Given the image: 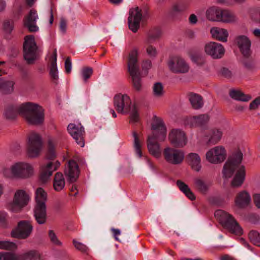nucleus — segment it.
Listing matches in <instances>:
<instances>
[{
    "instance_id": "obj_1",
    "label": "nucleus",
    "mask_w": 260,
    "mask_h": 260,
    "mask_svg": "<svg viewBox=\"0 0 260 260\" xmlns=\"http://www.w3.org/2000/svg\"><path fill=\"white\" fill-rule=\"evenodd\" d=\"M18 114L32 125H40L44 120V109L39 105L32 103H25L20 106L9 105L5 110V116L9 120L15 119Z\"/></svg>"
},
{
    "instance_id": "obj_2",
    "label": "nucleus",
    "mask_w": 260,
    "mask_h": 260,
    "mask_svg": "<svg viewBox=\"0 0 260 260\" xmlns=\"http://www.w3.org/2000/svg\"><path fill=\"white\" fill-rule=\"evenodd\" d=\"M242 159V153L240 151H238L228 157L223 167L222 173L223 177L225 178H231L237 171L231 182V186L233 187L240 186L245 179V167L240 165Z\"/></svg>"
},
{
    "instance_id": "obj_3",
    "label": "nucleus",
    "mask_w": 260,
    "mask_h": 260,
    "mask_svg": "<svg viewBox=\"0 0 260 260\" xmlns=\"http://www.w3.org/2000/svg\"><path fill=\"white\" fill-rule=\"evenodd\" d=\"M155 122L152 124V134L148 137L147 147L150 153L156 158L160 157L161 152L158 141H164L166 138L167 128L162 120L154 117Z\"/></svg>"
},
{
    "instance_id": "obj_4",
    "label": "nucleus",
    "mask_w": 260,
    "mask_h": 260,
    "mask_svg": "<svg viewBox=\"0 0 260 260\" xmlns=\"http://www.w3.org/2000/svg\"><path fill=\"white\" fill-rule=\"evenodd\" d=\"M127 70L132 80L134 87L138 91L142 87L141 73L138 63V51L134 49L129 53L127 61Z\"/></svg>"
},
{
    "instance_id": "obj_5",
    "label": "nucleus",
    "mask_w": 260,
    "mask_h": 260,
    "mask_svg": "<svg viewBox=\"0 0 260 260\" xmlns=\"http://www.w3.org/2000/svg\"><path fill=\"white\" fill-rule=\"evenodd\" d=\"M47 196V193L42 188H37L36 191V204L34 209V213L35 219L39 224H44L46 222Z\"/></svg>"
},
{
    "instance_id": "obj_6",
    "label": "nucleus",
    "mask_w": 260,
    "mask_h": 260,
    "mask_svg": "<svg viewBox=\"0 0 260 260\" xmlns=\"http://www.w3.org/2000/svg\"><path fill=\"white\" fill-rule=\"evenodd\" d=\"M214 215L220 223L231 233L236 235H240L242 234V228L232 215L222 210L216 211Z\"/></svg>"
},
{
    "instance_id": "obj_7",
    "label": "nucleus",
    "mask_w": 260,
    "mask_h": 260,
    "mask_svg": "<svg viewBox=\"0 0 260 260\" xmlns=\"http://www.w3.org/2000/svg\"><path fill=\"white\" fill-rule=\"evenodd\" d=\"M29 200L30 197L26 191L19 189L15 192L13 200L7 204L6 207L12 212L19 213L28 205Z\"/></svg>"
},
{
    "instance_id": "obj_8",
    "label": "nucleus",
    "mask_w": 260,
    "mask_h": 260,
    "mask_svg": "<svg viewBox=\"0 0 260 260\" xmlns=\"http://www.w3.org/2000/svg\"><path fill=\"white\" fill-rule=\"evenodd\" d=\"M27 152L29 157H38L43 148V140L40 134L32 132L27 136Z\"/></svg>"
},
{
    "instance_id": "obj_9",
    "label": "nucleus",
    "mask_w": 260,
    "mask_h": 260,
    "mask_svg": "<svg viewBox=\"0 0 260 260\" xmlns=\"http://www.w3.org/2000/svg\"><path fill=\"white\" fill-rule=\"evenodd\" d=\"M38 47L32 35L26 36L23 44V56L28 64L34 63L37 59Z\"/></svg>"
},
{
    "instance_id": "obj_10",
    "label": "nucleus",
    "mask_w": 260,
    "mask_h": 260,
    "mask_svg": "<svg viewBox=\"0 0 260 260\" xmlns=\"http://www.w3.org/2000/svg\"><path fill=\"white\" fill-rule=\"evenodd\" d=\"M32 229V225L29 221L21 220L18 223L17 226L12 230L11 236L18 239H26L31 235Z\"/></svg>"
},
{
    "instance_id": "obj_11",
    "label": "nucleus",
    "mask_w": 260,
    "mask_h": 260,
    "mask_svg": "<svg viewBox=\"0 0 260 260\" xmlns=\"http://www.w3.org/2000/svg\"><path fill=\"white\" fill-rule=\"evenodd\" d=\"M133 105L129 97L126 94H119L114 98V106L119 113L123 114L128 113Z\"/></svg>"
},
{
    "instance_id": "obj_12",
    "label": "nucleus",
    "mask_w": 260,
    "mask_h": 260,
    "mask_svg": "<svg viewBox=\"0 0 260 260\" xmlns=\"http://www.w3.org/2000/svg\"><path fill=\"white\" fill-rule=\"evenodd\" d=\"M207 160L211 164H218L226 158V151L224 147L217 146L210 149L206 154Z\"/></svg>"
},
{
    "instance_id": "obj_13",
    "label": "nucleus",
    "mask_w": 260,
    "mask_h": 260,
    "mask_svg": "<svg viewBox=\"0 0 260 260\" xmlns=\"http://www.w3.org/2000/svg\"><path fill=\"white\" fill-rule=\"evenodd\" d=\"M11 172L16 178H27L32 175L33 168L28 164L17 162L11 167Z\"/></svg>"
},
{
    "instance_id": "obj_14",
    "label": "nucleus",
    "mask_w": 260,
    "mask_h": 260,
    "mask_svg": "<svg viewBox=\"0 0 260 260\" xmlns=\"http://www.w3.org/2000/svg\"><path fill=\"white\" fill-rule=\"evenodd\" d=\"M163 154L166 161L174 165L181 164L184 158V154L182 150L170 147L166 148Z\"/></svg>"
},
{
    "instance_id": "obj_15",
    "label": "nucleus",
    "mask_w": 260,
    "mask_h": 260,
    "mask_svg": "<svg viewBox=\"0 0 260 260\" xmlns=\"http://www.w3.org/2000/svg\"><path fill=\"white\" fill-rule=\"evenodd\" d=\"M142 18V10L138 7L131 9L128 17V25L130 30L136 33L140 26V21Z\"/></svg>"
},
{
    "instance_id": "obj_16",
    "label": "nucleus",
    "mask_w": 260,
    "mask_h": 260,
    "mask_svg": "<svg viewBox=\"0 0 260 260\" xmlns=\"http://www.w3.org/2000/svg\"><path fill=\"white\" fill-rule=\"evenodd\" d=\"M170 70L174 73H185L189 70V66L181 57L174 56L170 58L168 62Z\"/></svg>"
},
{
    "instance_id": "obj_17",
    "label": "nucleus",
    "mask_w": 260,
    "mask_h": 260,
    "mask_svg": "<svg viewBox=\"0 0 260 260\" xmlns=\"http://www.w3.org/2000/svg\"><path fill=\"white\" fill-rule=\"evenodd\" d=\"M205 53L211 56L213 59L222 58L225 52L223 46L218 43L210 42L205 45Z\"/></svg>"
},
{
    "instance_id": "obj_18",
    "label": "nucleus",
    "mask_w": 260,
    "mask_h": 260,
    "mask_svg": "<svg viewBox=\"0 0 260 260\" xmlns=\"http://www.w3.org/2000/svg\"><path fill=\"white\" fill-rule=\"evenodd\" d=\"M169 139L171 144L175 147L181 148L186 144L187 139L183 131L173 129L169 134Z\"/></svg>"
},
{
    "instance_id": "obj_19",
    "label": "nucleus",
    "mask_w": 260,
    "mask_h": 260,
    "mask_svg": "<svg viewBox=\"0 0 260 260\" xmlns=\"http://www.w3.org/2000/svg\"><path fill=\"white\" fill-rule=\"evenodd\" d=\"M68 131L78 145L81 147L84 146L85 132L82 126H77L74 123H70L68 126Z\"/></svg>"
},
{
    "instance_id": "obj_20",
    "label": "nucleus",
    "mask_w": 260,
    "mask_h": 260,
    "mask_svg": "<svg viewBox=\"0 0 260 260\" xmlns=\"http://www.w3.org/2000/svg\"><path fill=\"white\" fill-rule=\"evenodd\" d=\"M79 167L74 160L69 161L68 169L64 172L65 175L68 177L69 181L71 183L76 182L79 175Z\"/></svg>"
},
{
    "instance_id": "obj_21",
    "label": "nucleus",
    "mask_w": 260,
    "mask_h": 260,
    "mask_svg": "<svg viewBox=\"0 0 260 260\" xmlns=\"http://www.w3.org/2000/svg\"><path fill=\"white\" fill-rule=\"evenodd\" d=\"M235 41L243 55H249V52H251L250 50L251 42L246 36H238L236 37Z\"/></svg>"
},
{
    "instance_id": "obj_22",
    "label": "nucleus",
    "mask_w": 260,
    "mask_h": 260,
    "mask_svg": "<svg viewBox=\"0 0 260 260\" xmlns=\"http://www.w3.org/2000/svg\"><path fill=\"white\" fill-rule=\"evenodd\" d=\"M38 18L36 10H30L24 22V26L27 28L30 32H36L39 30V27L36 25V20Z\"/></svg>"
},
{
    "instance_id": "obj_23",
    "label": "nucleus",
    "mask_w": 260,
    "mask_h": 260,
    "mask_svg": "<svg viewBox=\"0 0 260 260\" xmlns=\"http://www.w3.org/2000/svg\"><path fill=\"white\" fill-rule=\"evenodd\" d=\"M209 120V116L208 114H201L188 118L187 123L192 127L204 126L208 123Z\"/></svg>"
},
{
    "instance_id": "obj_24",
    "label": "nucleus",
    "mask_w": 260,
    "mask_h": 260,
    "mask_svg": "<svg viewBox=\"0 0 260 260\" xmlns=\"http://www.w3.org/2000/svg\"><path fill=\"white\" fill-rule=\"evenodd\" d=\"M15 83L14 81L0 78V92L3 95L12 94L14 90Z\"/></svg>"
},
{
    "instance_id": "obj_25",
    "label": "nucleus",
    "mask_w": 260,
    "mask_h": 260,
    "mask_svg": "<svg viewBox=\"0 0 260 260\" xmlns=\"http://www.w3.org/2000/svg\"><path fill=\"white\" fill-rule=\"evenodd\" d=\"M250 202V196L245 191H242L237 194L235 198L236 205L240 208H243L248 205Z\"/></svg>"
},
{
    "instance_id": "obj_26",
    "label": "nucleus",
    "mask_w": 260,
    "mask_h": 260,
    "mask_svg": "<svg viewBox=\"0 0 260 260\" xmlns=\"http://www.w3.org/2000/svg\"><path fill=\"white\" fill-rule=\"evenodd\" d=\"M188 164L193 170L199 172L201 169V158L199 155L196 153H190L186 156Z\"/></svg>"
},
{
    "instance_id": "obj_27",
    "label": "nucleus",
    "mask_w": 260,
    "mask_h": 260,
    "mask_svg": "<svg viewBox=\"0 0 260 260\" xmlns=\"http://www.w3.org/2000/svg\"><path fill=\"white\" fill-rule=\"evenodd\" d=\"M229 94L233 100L243 102H247L252 98L250 94H245L241 90L234 88L230 90Z\"/></svg>"
},
{
    "instance_id": "obj_28",
    "label": "nucleus",
    "mask_w": 260,
    "mask_h": 260,
    "mask_svg": "<svg viewBox=\"0 0 260 260\" xmlns=\"http://www.w3.org/2000/svg\"><path fill=\"white\" fill-rule=\"evenodd\" d=\"M187 96L192 108L198 110L202 108L204 102L203 98L200 95L193 92H189Z\"/></svg>"
},
{
    "instance_id": "obj_29",
    "label": "nucleus",
    "mask_w": 260,
    "mask_h": 260,
    "mask_svg": "<svg viewBox=\"0 0 260 260\" xmlns=\"http://www.w3.org/2000/svg\"><path fill=\"white\" fill-rule=\"evenodd\" d=\"M222 10L216 7L209 8L206 12L207 18L212 21H220Z\"/></svg>"
},
{
    "instance_id": "obj_30",
    "label": "nucleus",
    "mask_w": 260,
    "mask_h": 260,
    "mask_svg": "<svg viewBox=\"0 0 260 260\" xmlns=\"http://www.w3.org/2000/svg\"><path fill=\"white\" fill-rule=\"evenodd\" d=\"M194 185L199 192L203 194H206L209 190L211 184L201 178H197L194 179Z\"/></svg>"
},
{
    "instance_id": "obj_31",
    "label": "nucleus",
    "mask_w": 260,
    "mask_h": 260,
    "mask_svg": "<svg viewBox=\"0 0 260 260\" xmlns=\"http://www.w3.org/2000/svg\"><path fill=\"white\" fill-rule=\"evenodd\" d=\"M210 32L212 36L216 40L223 42L227 41L229 33L226 29L213 27L211 29Z\"/></svg>"
},
{
    "instance_id": "obj_32",
    "label": "nucleus",
    "mask_w": 260,
    "mask_h": 260,
    "mask_svg": "<svg viewBox=\"0 0 260 260\" xmlns=\"http://www.w3.org/2000/svg\"><path fill=\"white\" fill-rule=\"evenodd\" d=\"M51 166V163L41 167L40 171L39 180L42 183H46L49 180L52 174V171L49 169Z\"/></svg>"
},
{
    "instance_id": "obj_33",
    "label": "nucleus",
    "mask_w": 260,
    "mask_h": 260,
    "mask_svg": "<svg viewBox=\"0 0 260 260\" xmlns=\"http://www.w3.org/2000/svg\"><path fill=\"white\" fill-rule=\"evenodd\" d=\"M176 185L180 189L185 195L191 201L196 200V196L192 192L188 186L183 181L178 180L176 181Z\"/></svg>"
},
{
    "instance_id": "obj_34",
    "label": "nucleus",
    "mask_w": 260,
    "mask_h": 260,
    "mask_svg": "<svg viewBox=\"0 0 260 260\" xmlns=\"http://www.w3.org/2000/svg\"><path fill=\"white\" fill-rule=\"evenodd\" d=\"M53 186L54 190L57 191H59L64 188L65 181L61 173L57 172L55 174Z\"/></svg>"
},
{
    "instance_id": "obj_35",
    "label": "nucleus",
    "mask_w": 260,
    "mask_h": 260,
    "mask_svg": "<svg viewBox=\"0 0 260 260\" xmlns=\"http://www.w3.org/2000/svg\"><path fill=\"white\" fill-rule=\"evenodd\" d=\"M222 135L223 133L220 129L216 128L212 129L208 143L211 144L217 143L221 140Z\"/></svg>"
},
{
    "instance_id": "obj_36",
    "label": "nucleus",
    "mask_w": 260,
    "mask_h": 260,
    "mask_svg": "<svg viewBox=\"0 0 260 260\" xmlns=\"http://www.w3.org/2000/svg\"><path fill=\"white\" fill-rule=\"evenodd\" d=\"M220 21L225 23L234 22L237 20L236 16L235 14L226 10H222Z\"/></svg>"
},
{
    "instance_id": "obj_37",
    "label": "nucleus",
    "mask_w": 260,
    "mask_h": 260,
    "mask_svg": "<svg viewBox=\"0 0 260 260\" xmlns=\"http://www.w3.org/2000/svg\"><path fill=\"white\" fill-rule=\"evenodd\" d=\"M49 75L52 82L55 85H57L59 78L57 64L50 63L49 67Z\"/></svg>"
},
{
    "instance_id": "obj_38",
    "label": "nucleus",
    "mask_w": 260,
    "mask_h": 260,
    "mask_svg": "<svg viewBox=\"0 0 260 260\" xmlns=\"http://www.w3.org/2000/svg\"><path fill=\"white\" fill-rule=\"evenodd\" d=\"M188 7V4L186 1H182L173 5L172 11L175 13H182L186 11Z\"/></svg>"
},
{
    "instance_id": "obj_39",
    "label": "nucleus",
    "mask_w": 260,
    "mask_h": 260,
    "mask_svg": "<svg viewBox=\"0 0 260 260\" xmlns=\"http://www.w3.org/2000/svg\"><path fill=\"white\" fill-rule=\"evenodd\" d=\"M132 134L134 138V145L136 152L138 155V156L141 157L142 156V152L141 150V144L140 143L139 136L136 131H133Z\"/></svg>"
},
{
    "instance_id": "obj_40",
    "label": "nucleus",
    "mask_w": 260,
    "mask_h": 260,
    "mask_svg": "<svg viewBox=\"0 0 260 260\" xmlns=\"http://www.w3.org/2000/svg\"><path fill=\"white\" fill-rule=\"evenodd\" d=\"M160 35L161 32L159 28H155L151 30L148 34L147 43L148 44L153 43L160 37Z\"/></svg>"
},
{
    "instance_id": "obj_41",
    "label": "nucleus",
    "mask_w": 260,
    "mask_h": 260,
    "mask_svg": "<svg viewBox=\"0 0 260 260\" xmlns=\"http://www.w3.org/2000/svg\"><path fill=\"white\" fill-rule=\"evenodd\" d=\"M17 248L15 243L8 241H0V249L7 250H14Z\"/></svg>"
},
{
    "instance_id": "obj_42",
    "label": "nucleus",
    "mask_w": 260,
    "mask_h": 260,
    "mask_svg": "<svg viewBox=\"0 0 260 260\" xmlns=\"http://www.w3.org/2000/svg\"><path fill=\"white\" fill-rule=\"evenodd\" d=\"M248 237L253 244L260 247V233L256 231H252L249 232Z\"/></svg>"
},
{
    "instance_id": "obj_43",
    "label": "nucleus",
    "mask_w": 260,
    "mask_h": 260,
    "mask_svg": "<svg viewBox=\"0 0 260 260\" xmlns=\"http://www.w3.org/2000/svg\"><path fill=\"white\" fill-rule=\"evenodd\" d=\"M22 258L23 260H38L40 258V255L37 251L30 250L24 253Z\"/></svg>"
},
{
    "instance_id": "obj_44",
    "label": "nucleus",
    "mask_w": 260,
    "mask_h": 260,
    "mask_svg": "<svg viewBox=\"0 0 260 260\" xmlns=\"http://www.w3.org/2000/svg\"><path fill=\"white\" fill-rule=\"evenodd\" d=\"M56 157L54 146L51 140L48 142V151L46 154V158L49 160H53Z\"/></svg>"
},
{
    "instance_id": "obj_45",
    "label": "nucleus",
    "mask_w": 260,
    "mask_h": 260,
    "mask_svg": "<svg viewBox=\"0 0 260 260\" xmlns=\"http://www.w3.org/2000/svg\"><path fill=\"white\" fill-rule=\"evenodd\" d=\"M153 93L156 97H161L164 95V87L161 83L156 82L154 84Z\"/></svg>"
},
{
    "instance_id": "obj_46",
    "label": "nucleus",
    "mask_w": 260,
    "mask_h": 260,
    "mask_svg": "<svg viewBox=\"0 0 260 260\" xmlns=\"http://www.w3.org/2000/svg\"><path fill=\"white\" fill-rule=\"evenodd\" d=\"M14 24L12 20H6L3 22V30L6 34L10 35L14 29Z\"/></svg>"
},
{
    "instance_id": "obj_47",
    "label": "nucleus",
    "mask_w": 260,
    "mask_h": 260,
    "mask_svg": "<svg viewBox=\"0 0 260 260\" xmlns=\"http://www.w3.org/2000/svg\"><path fill=\"white\" fill-rule=\"evenodd\" d=\"M251 52H249V55L246 56L243 55L242 62L243 66L248 69H251L253 67V59L251 56Z\"/></svg>"
},
{
    "instance_id": "obj_48",
    "label": "nucleus",
    "mask_w": 260,
    "mask_h": 260,
    "mask_svg": "<svg viewBox=\"0 0 260 260\" xmlns=\"http://www.w3.org/2000/svg\"><path fill=\"white\" fill-rule=\"evenodd\" d=\"M191 60L196 63L198 66H203L206 62V59L205 57L199 54H194L190 56Z\"/></svg>"
},
{
    "instance_id": "obj_49",
    "label": "nucleus",
    "mask_w": 260,
    "mask_h": 260,
    "mask_svg": "<svg viewBox=\"0 0 260 260\" xmlns=\"http://www.w3.org/2000/svg\"><path fill=\"white\" fill-rule=\"evenodd\" d=\"M219 75L227 79H231L233 77V73L232 71L225 67H222L220 69L219 71Z\"/></svg>"
},
{
    "instance_id": "obj_50",
    "label": "nucleus",
    "mask_w": 260,
    "mask_h": 260,
    "mask_svg": "<svg viewBox=\"0 0 260 260\" xmlns=\"http://www.w3.org/2000/svg\"><path fill=\"white\" fill-rule=\"evenodd\" d=\"M48 236L51 243L57 246H61V242L58 239L56 234L52 230L48 232Z\"/></svg>"
},
{
    "instance_id": "obj_51",
    "label": "nucleus",
    "mask_w": 260,
    "mask_h": 260,
    "mask_svg": "<svg viewBox=\"0 0 260 260\" xmlns=\"http://www.w3.org/2000/svg\"><path fill=\"white\" fill-rule=\"evenodd\" d=\"M93 73V70L90 67H84L82 70V75L84 81L86 82Z\"/></svg>"
},
{
    "instance_id": "obj_52",
    "label": "nucleus",
    "mask_w": 260,
    "mask_h": 260,
    "mask_svg": "<svg viewBox=\"0 0 260 260\" xmlns=\"http://www.w3.org/2000/svg\"><path fill=\"white\" fill-rule=\"evenodd\" d=\"M128 113H130L131 121L135 122L139 120V114L135 105L131 107V111Z\"/></svg>"
},
{
    "instance_id": "obj_53",
    "label": "nucleus",
    "mask_w": 260,
    "mask_h": 260,
    "mask_svg": "<svg viewBox=\"0 0 260 260\" xmlns=\"http://www.w3.org/2000/svg\"><path fill=\"white\" fill-rule=\"evenodd\" d=\"M3 260H18L16 255L12 252H2Z\"/></svg>"
},
{
    "instance_id": "obj_54",
    "label": "nucleus",
    "mask_w": 260,
    "mask_h": 260,
    "mask_svg": "<svg viewBox=\"0 0 260 260\" xmlns=\"http://www.w3.org/2000/svg\"><path fill=\"white\" fill-rule=\"evenodd\" d=\"M73 243L76 248L82 252H85L88 250V248L85 245L77 241L75 239L73 240Z\"/></svg>"
},
{
    "instance_id": "obj_55",
    "label": "nucleus",
    "mask_w": 260,
    "mask_h": 260,
    "mask_svg": "<svg viewBox=\"0 0 260 260\" xmlns=\"http://www.w3.org/2000/svg\"><path fill=\"white\" fill-rule=\"evenodd\" d=\"M8 214L4 211L0 212V226L5 228L7 225Z\"/></svg>"
},
{
    "instance_id": "obj_56",
    "label": "nucleus",
    "mask_w": 260,
    "mask_h": 260,
    "mask_svg": "<svg viewBox=\"0 0 260 260\" xmlns=\"http://www.w3.org/2000/svg\"><path fill=\"white\" fill-rule=\"evenodd\" d=\"M147 54L151 58H155L157 55V50L155 47L150 45L146 48Z\"/></svg>"
},
{
    "instance_id": "obj_57",
    "label": "nucleus",
    "mask_w": 260,
    "mask_h": 260,
    "mask_svg": "<svg viewBox=\"0 0 260 260\" xmlns=\"http://www.w3.org/2000/svg\"><path fill=\"white\" fill-rule=\"evenodd\" d=\"M260 105V96L257 97L253 101H252L249 105L250 110H255Z\"/></svg>"
},
{
    "instance_id": "obj_58",
    "label": "nucleus",
    "mask_w": 260,
    "mask_h": 260,
    "mask_svg": "<svg viewBox=\"0 0 260 260\" xmlns=\"http://www.w3.org/2000/svg\"><path fill=\"white\" fill-rule=\"evenodd\" d=\"M65 70L67 73H70L71 71L72 62L70 57H68L64 63Z\"/></svg>"
},
{
    "instance_id": "obj_59",
    "label": "nucleus",
    "mask_w": 260,
    "mask_h": 260,
    "mask_svg": "<svg viewBox=\"0 0 260 260\" xmlns=\"http://www.w3.org/2000/svg\"><path fill=\"white\" fill-rule=\"evenodd\" d=\"M67 21L63 18H61L59 23V28L62 32L66 33L67 30Z\"/></svg>"
},
{
    "instance_id": "obj_60",
    "label": "nucleus",
    "mask_w": 260,
    "mask_h": 260,
    "mask_svg": "<svg viewBox=\"0 0 260 260\" xmlns=\"http://www.w3.org/2000/svg\"><path fill=\"white\" fill-rule=\"evenodd\" d=\"M152 67V62L150 60H146L143 61L142 64V70L147 71Z\"/></svg>"
},
{
    "instance_id": "obj_61",
    "label": "nucleus",
    "mask_w": 260,
    "mask_h": 260,
    "mask_svg": "<svg viewBox=\"0 0 260 260\" xmlns=\"http://www.w3.org/2000/svg\"><path fill=\"white\" fill-rule=\"evenodd\" d=\"M49 163L51 164V166H50V168H49L52 172L56 171L58 168L60 166V162L58 161H56L54 163L52 162H49Z\"/></svg>"
},
{
    "instance_id": "obj_62",
    "label": "nucleus",
    "mask_w": 260,
    "mask_h": 260,
    "mask_svg": "<svg viewBox=\"0 0 260 260\" xmlns=\"http://www.w3.org/2000/svg\"><path fill=\"white\" fill-rule=\"evenodd\" d=\"M198 21V18L197 16L194 14H192L190 15L189 17V22L191 24H195L197 23Z\"/></svg>"
},
{
    "instance_id": "obj_63",
    "label": "nucleus",
    "mask_w": 260,
    "mask_h": 260,
    "mask_svg": "<svg viewBox=\"0 0 260 260\" xmlns=\"http://www.w3.org/2000/svg\"><path fill=\"white\" fill-rule=\"evenodd\" d=\"M253 201L256 206L260 208V194H255L253 197Z\"/></svg>"
},
{
    "instance_id": "obj_64",
    "label": "nucleus",
    "mask_w": 260,
    "mask_h": 260,
    "mask_svg": "<svg viewBox=\"0 0 260 260\" xmlns=\"http://www.w3.org/2000/svg\"><path fill=\"white\" fill-rule=\"evenodd\" d=\"M220 260H237L235 258L225 254L221 257Z\"/></svg>"
}]
</instances>
